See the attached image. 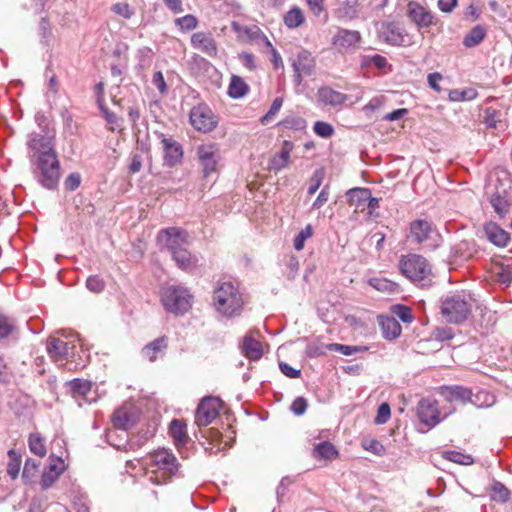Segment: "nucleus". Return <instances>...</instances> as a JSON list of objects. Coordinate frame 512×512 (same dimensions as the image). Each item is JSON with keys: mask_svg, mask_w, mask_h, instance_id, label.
Returning <instances> with one entry per match:
<instances>
[{"mask_svg": "<svg viewBox=\"0 0 512 512\" xmlns=\"http://www.w3.org/2000/svg\"><path fill=\"white\" fill-rule=\"evenodd\" d=\"M54 138V131L44 127L40 131L31 132L26 143L34 179L48 190L55 189L61 177V166L55 151Z\"/></svg>", "mask_w": 512, "mask_h": 512, "instance_id": "nucleus-1", "label": "nucleus"}, {"mask_svg": "<svg viewBox=\"0 0 512 512\" xmlns=\"http://www.w3.org/2000/svg\"><path fill=\"white\" fill-rule=\"evenodd\" d=\"M143 465L146 479L154 485L169 483L180 468L176 456L164 448L149 453Z\"/></svg>", "mask_w": 512, "mask_h": 512, "instance_id": "nucleus-2", "label": "nucleus"}, {"mask_svg": "<svg viewBox=\"0 0 512 512\" xmlns=\"http://www.w3.org/2000/svg\"><path fill=\"white\" fill-rule=\"evenodd\" d=\"M242 294L231 282L217 285L213 293V305L225 317L239 316L243 309Z\"/></svg>", "mask_w": 512, "mask_h": 512, "instance_id": "nucleus-3", "label": "nucleus"}, {"mask_svg": "<svg viewBox=\"0 0 512 512\" xmlns=\"http://www.w3.org/2000/svg\"><path fill=\"white\" fill-rule=\"evenodd\" d=\"M470 297L464 293H455L442 300L441 314L449 323L460 324L467 320L472 311Z\"/></svg>", "mask_w": 512, "mask_h": 512, "instance_id": "nucleus-4", "label": "nucleus"}, {"mask_svg": "<svg viewBox=\"0 0 512 512\" xmlns=\"http://www.w3.org/2000/svg\"><path fill=\"white\" fill-rule=\"evenodd\" d=\"M161 301L168 312L184 314L192 306V295L182 286H169L162 289Z\"/></svg>", "mask_w": 512, "mask_h": 512, "instance_id": "nucleus-5", "label": "nucleus"}, {"mask_svg": "<svg viewBox=\"0 0 512 512\" xmlns=\"http://www.w3.org/2000/svg\"><path fill=\"white\" fill-rule=\"evenodd\" d=\"M401 273L413 282H420L428 279L432 268L428 260L418 254L402 256L399 262Z\"/></svg>", "mask_w": 512, "mask_h": 512, "instance_id": "nucleus-6", "label": "nucleus"}, {"mask_svg": "<svg viewBox=\"0 0 512 512\" xmlns=\"http://www.w3.org/2000/svg\"><path fill=\"white\" fill-rule=\"evenodd\" d=\"M410 237L417 244H424L430 250H435L442 243V237L432 223L423 219L411 222Z\"/></svg>", "mask_w": 512, "mask_h": 512, "instance_id": "nucleus-7", "label": "nucleus"}, {"mask_svg": "<svg viewBox=\"0 0 512 512\" xmlns=\"http://www.w3.org/2000/svg\"><path fill=\"white\" fill-rule=\"evenodd\" d=\"M189 120L193 128L202 133L211 132L218 124L217 116L206 104L194 106L189 113Z\"/></svg>", "mask_w": 512, "mask_h": 512, "instance_id": "nucleus-8", "label": "nucleus"}, {"mask_svg": "<svg viewBox=\"0 0 512 512\" xmlns=\"http://www.w3.org/2000/svg\"><path fill=\"white\" fill-rule=\"evenodd\" d=\"M196 154L203 167L204 177L207 178L217 171L221 159L219 144L214 142L203 143L197 147Z\"/></svg>", "mask_w": 512, "mask_h": 512, "instance_id": "nucleus-9", "label": "nucleus"}, {"mask_svg": "<svg viewBox=\"0 0 512 512\" xmlns=\"http://www.w3.org/2000/svg\"><path fill=\"white\" fill-rule=\"evenodd\" d=\"M222 408V401L218 397H204L195 412V423L199 427H205L211 424L219 415Z\"/></svg>", "mask_w": 512, "mask_h": 512, "instance_id": "nucleus-10", "label": "nucleus"}, {"mask_svg": "<svg viewBox=\"0 0 512 512\" xmlns=\"http://www.w3.org/2000/svg\"><path fill=\"white\" fill-rule=\"evenodd\" d=\"M49 357L59 364H63L64 360L72 358L75 355L76 339L64 340L61 338L50 337L46 346Z\"/></svg>", "mask_w": 512, "mask_h": 512, "instance_id": "nucleus-11", "label": "nucleus"}, {"mask_svg": "<svg viewBox=\"0 0 512 512\" xmlns=\"http://www.w3.org/2000/svg\"><path fill=\"white\" fill-rule=\"evenodd\" d=\"M188 234L178 227L162 229L157 236L159 245L166 248L171 254L185 248Z\"/></svg>", "mask_w": 512, "mask_h": 512, "instance_id": "nucleus-12", "label": "nucleus"}, {"mask_svg": "<svg viewBox=\"0 0 512 512\" xmlns=\"http://www.w3.org/2000/svg\"><path fill=\"white\" fill-rule=\"evenodd\" d=\"M361 34L356 30L339 28L332 37L331 44L339 53L354 51L359 47Z\"/></svg>", "mask_w": 512, "mask_h": 512, "instance_id": "nucleus-13", "label": "nucleus"}, {"mask_svg": "<svg viewBox=\"0 0 512 512\" xmlns=\"http://www.w3.org/2000/svg\"><path fill=\"white\" fill-rule=\"evenodd\" d=\"M417 416L421 423L428 428L436 426L442 418L436 400L431 398H423L419 401L417 406Z\"/></svg>", "mask_w": 512, "mask_h": 512, "instance_id": "nucleus-14", "label": "nucleus"}, {"mask_svg": "<svg viewBox=\"0 0 512 512\" xmlns=\"http://www.w3.org/2000/svg\"><path fill=\"white\" fill-rule=\"evenodd\" d=\"M66 465L62 458H50L49 464L44 468L40 480L43 490H47L54 485L60 475L65 471Z\"/></svg>", "mask_w": 512, "mask_h": 512, "instance_id": "nucleus-15", "label": "nucleus"}, {"mask_svg": "<svg viewBox=\"0 0 512 512\" xmlns=\"http://www.w3.org/2000/svg\"><path fill=\"white\" fill-rule=\"evenodd\" d=\"M407 15L418 28H428L434 24L432 13L415 1L407 4Z\"/></svg>", "mask_w": 512, "mask_h": 512, "instance_id": "nucleus-16", "label": "nucleus"}, {"mask_svg": "<svg viewBox=\"0 0 512 512\" xmlns=\"http://www.w3.org/2000/svg\"><path fill=\"white\" fill-rule=\"evenodd\" d=\"M292 66L295 73L294 81L300 84L303 76H309L313 73L315 61L310 52L302 50L298 53Z\"/></svg>", "mask_w": 512, "mask_h": 512, "instance_id": "nucleus-17", "label": "nucleus"}, {"mask_svg": "<svg viewBox=\"0 0 512 512\" xmlns=\"http://www.w3.org/2000/svg\"><path fill=\"white\" fill-rule=\"evenodd\" d=\"M164 149V161L169 167H173L181 162L183 149L180 143L172 138L163 137L161 140Z\"/></svg>", "mask_w": 512, "mask_h": 512, "instance_id": "nucleus-18", "label": "nucleus"}, {"mask_svg": "<svg viewBox=\"0 0 512 512\" xmlns=\"http://www.w3.org/2000/svg\"><path fill=\"white\" fill-rule=\"evenodd\" d=\"M381 37L385 42L391 45H407L410 41L409 36L403 33L402 29L393 23L382 25Z\"/></svg>", "mask_w": 512, "mask_h": 512, "instance_id": "nucleus-19", "label": "nucleus"}, {"mask_svg": "<svg viewBox=\"0 0 512 512\" xmlns=\"http://www.w3.org/2000/svg\"><path fill=\"white\" fill-rule=\"evenodd\" d=\"M191 44L195 49L200 50L210 57L217 55L215 40L204 32L194 33L191 37Z\"/></svg>", "mask_w": 512, "mask_h": 512, "instance_id": "nucleus-20", "label": "nucleus"}, {"mask_svg": "<svg viewBox=\"0 0 512 512\" xmlns=\"http://www.w3.org/2000/svg\"><path fill=\"white\" fill-rule=\"evenodd\" d=\"M441 395L448 402L458 401L461 403H466L470 402L472 399L471 389L459 385L441 387Z\"/></svg>", "mask_w": 512, "mask_h": 512, "instance_id": "nucleus-21", "label": "nucleus"}, {"mask_svg": "<svg viewBox=\"0 0 512 512\" xmlns=\"http://www.w3.org/2000/svg\"><path fill=\"white\" fill-rule=\"evenodd\" d=\"M484 232L487 239L497 247H506L510 242L509 234L493 222L485 224Z\"/></svg>", "mask_w": 512, "mask_h": 512, "instance_id": "nucleus-22", "label": "nucleus"}, {"mask_svg": "<svg viewBox=\"0 0 512 512\" xmlns=\"http://www.w3.org/2000/svg\"><path fill=\"white\" fill-rule=\"evenodd\" d=\"M168 347L167 337L161 336L154 341L145 345L142 349L143 357L147 358L149 361L153 362L158 357L164 355L165 350Z\"/></svg>", "mask_w": 512, "mask_h": 512, "instance_id": "nucleus-23", "label": "nucleus"}, {"mask_svg": "<svg viewBox=\"0 0 512 512\" xmlns=\"http://www.w3.org/2000/svg\"><path fill=\"white\" fill-rule=\"evenodd\" d=\"M318 101L324 105L340 106L347 100V95L330 87H321L317 93Z\"/></svg>", "mask_w": 512, "mask_h": 512, "instance_id": "nucleus-24", "label": "nucleus"}, {"mask_svg": "<svg viewBox=\"0 0 512 512\" xmlns=\"http://www.w3.org/2000/svg\"><path fill=\"white\" fill-rule=\"evenodd\" d=\"M169 433L173 438L175 446L179 449L186 445L189 440L186 431V424L179 419H173L169 426Z\"/></svg>", "mask_w": 512, "mask_h": 512, "instance_id": "nucleus-25", "label": "nucleus"}, {"mask_svg": "<svg viewBox=\"0 0 512 512\" xmlns=\"http://www.w3.org/2000/svg\"><path fill=\"white\" fill-rule=\"evenodd\" d=\"M111 421L115 428L127 430L134 423V415L128 408L120 407L113 413Z\"/></svg>", "mask_w": 512, "mask_h": 512, "instance_id": "nucleus-26", "label": "nucleus"}, {"mask_svg": "<svg viewBox=\"0 0 512 512\" xmlns=\"http://www.w3.org/2000/svg\"><path fill=\"white\" fill-rule=\"evenodd\" d=\"M177 266L182 270H192L197 266L198 259L193 256L186 248L175 251L172 254Z\"/></svg>", "mask_w": 512, "mask_h": 512, "instance_id": "nucleus-27", "label": "nucleus"}, {"mask_svg": "<svg viewBox=\"0 0 512 512\" xmlns=\"http://www.w3.org/2000/svg\"><path fill=\"white\" fill-rule=\"evenodd\" d=\"M293 150V143L290 141H284L282 148L278 154H276L271 160V167L274 170H281L285 168L290 160V153Z\"/></svg>", "mask_w": 512, "mask_h": 512, "instance_id": "nucleus-28", "label": "nucleus"}, {"mask_svg": "<svg viewBox=\"0 0 512 512\" xmlns=\"http://www.w3.org/2000/svg\"><path fill=\"white\" fill-rule=\"evenodd\" d=\"M348 198V203L351 206H355L357 209L366 205L367 200L370 198V189L368 188H352L346 193Z\"/></svg>", "mask_w": 512, "mask_h": 512, "instance_id": "nucleus-29", "label": "nucleus"}, {"mask_svg": "<svg viewBox=\"0 0 512 512\" xmlns=\"http://www.w3.org/2000/svg\"><path fill=\"white\" fill-rule=\"evenodd\" d=\"M305 14L298 6H292L284 15L283 22L289 29H296L305 22Z\"/></svg>", "mask_w": 512, "mask_h": 512, "instance_id": "nucleus-30", "label": "nucleus"}, {"mask_svg": "<svg viewBox=\"0 0 512 512\" xmlns=\"http://www.w3.org/2000/svg\"><path fill=\"white\" fill-rule=\"evenodd\" d=\"M382 334L385 339L393 340L400 336L402 328L399 322L393 317H384L380 322Z\"/></svg>", "mask_w": 512, "mask_h": 512, "instance_id": "nucleus-31", "label": "nucleus"}, {"mask_svg": "<svg viewBox=\"0 0 512 512\" xmlns=\"http://www.w3.org/2000/svg\"><path fill=\"white\" fill-rule=\"evenodd\" d=\"M242 351L250 360H258L263 354L260 342L249 335L244 337Z\"/></svg>", "mask_w": 512, "mask_h": 512, "instance_id": "nucleus-32", "label": "nucleus"}, {"mask_svg": "<svg viewBox=\"0 0 512 512\" xmlns=\"http://www.w3.org/2000/svg\"><path fill=\"white\" fill-rule=\"evenodd\" d=\"M91 382L84 379H73L66 383V387L69 393L73 397H86L88 393L91 391Z\"/></svg>", "mask_w": 512, "mask_h": 512, "instance_id": "nucleus-33", "label": "nucleus"}, {"mask_svg": "<svg viewBox=\"0 0 512 512\" xmlns=\"http://www.w3.org/2000/svg\"><path fill=\"white\" fill-rule=\"evenodd\" d=\"M249 91L248 84L239 76L233 75L231 77L228 95L233 99H239L244 97Z\"/></svg>", "mask_w": 512, "mask_h": 512, "instance_id": "nucleus-34", "label": "nucleus"}, {"mask_svg": "<svg viewBox=\"0 0 512 512\" xmlns=\"http://www.w3.org/2000/svg\"><path fill=\"white\" fill-rule=\"evenodd\" d=\"M313 455L318 459L332 460L338 456V451L332 443L323 441L315 446Z\"/></svg>", "mask_w": 512, "mask_h": 512, "instance_id": "nucleus-35", "label": "nucleus"}, {"mask_svg": "<svg viewBox=\"0 0 512 512\" xmlns=\"http://www.w3.org/2000/svg\"><path fill=\"white\" fill-rule=\"evenodd\" d=\"M486 36V29L477 25L464 37L463 44L466 47H475L479 45Z\"/></svg>", "mask_w": 512, "mask_h": 512, "instance_id": "nucleus-36", "label": "nucleus"}, {"mask_svg": "<svg viewBox=\"0 0 512 512\" xmlns=\"http://www.w3.org/2000/svg\"><path fill=\"white\" fill-rule=\"evenodd\" d=\"M490 203L500 218H504L509 213L510 204L505 196L501 195L499 192L491 195Z\"/></svg>", "mask_w": 512, "mask_h": 512, "instance_id": "nucleus-37", "label": "nucleus"}, {"mask_svg": "<svg viewBox=\"0 0 512 512\" xmlns=\"http://www.w3.org/2000/svg\"><path fill=\"white\" fill-rule=\"evenodd\" d=\"M470 402L478 408H488L495 404L496 397L488 391H479L476 394L472 393Z\"/></svg>", "mask_w": 512, "mask_h": 512, "instance_id": "nucleus-38", "label": "nucleus"}, {"mask_svg": "<svg viewBox=\"0 0 512 512\" xmlns=\"http://www.w3.org/2000/svg\"><path fill=\"white\" fill-rule=\"evenodd\" d=\"M28 445L30 451L39 457H44L47 453L45 441L39 433L30 434Z\"/></svg>", "mask_w": 512, "mask_h": 512, "instance_id": "nucleus-39", "label": "nucleus"}, {"mask_svg": "<svg viewBox=\"0 0 512 512\" xmlns=\"http://www.w3.org/2000/svg\"><path fill=\"white\" fill-rule=\"evenodd\" d=\"M442 456L444 459L460 465L468 466L474 463V459L471 455L459 451L447 450L442 453Z\"/></svg>", "mask_w": 512, "mask_h": 512, "instance_id": "nucleus-40", "label": "nucleus"}, {"mask_svg": "<svg viewBox=\"0 0 512 512\" xmlns=\"http://www.w3.org/2000/svg\"><path fill=\"white\" fill-rule=\"evenodd\" d=\"M8 464H7V474L11 477V479H16L20 472L21 467V456L14 450L8 451Z\"/></svg>", "mask_w": 512, "mask_h": 512, "instance_id": "nucleus-41", "label": "nucleus"}, {"mask_svg": "<svg viewBox=\"0 0 512 512\" xmlns=\"http://www.w3.org/2000/svg\"><path fill=\"white\" fill-rule=\"evenodd\" d=\"M327 349L330 351H335L341 353L345 356H350L355 353L366 352L368 350L367 346H352V345H344L338 343H332L327 345Z\"/></svg>", "mask_w": 512, "mask_h": 512, "instance_id": "nucleus-42", "label": "nucleus"}, {"mask_svg": "<svg viewBox=\"0 0 512 512\" xmlns=\"http://www.w3.org/2000/svg\"><path fill=\"white\" fill-rule=\"evenodd\" d=\"M454 255L462 260L470 259L474 252V244L469 241H461L454 247Z\"/></svg>", "mask_w": 512, "mask_h": 512, "instance_id": "nucleus-43", "label": "nucleus"}, {"mask_svg": "<svg viewBox=\"0 0 512 512\" xmlns=\"http://www.w3.org/2000/svg\"><path fill=\"white\" fill-rule=\"evenodd\" d=\"M449 99L454 102L473 100L477 96V91L473 88H466L463 90L453 89L449 92Z\"/></svg>", "mask_w": 512, "mask_h": 512, "instance_id": "nucleus-44", "label": "nucleus"}, {"mask_svg": "<svg viewBox=\"0 0 512 512\" xmlns=\"http://www.w3.org/2000/svg\"><path fill=\"white\" fill-rule=\"evenodd\" d=\"M281 125L290 130L295 131H303L307 127V122L304 118L300 116H287L282 122Z\"/></svg>", "mask_w": 512, "mask_h": 512, "instance_id": "nucleus-45", "label": "nucleus"}, {"mask_svg": "<svg viewBox=\"0 0 512 512\" xmlns=\"http://www.w3.org/2000/svg\"><path fill=\"white\" fill-rule=\"evenodd\" d=\"M368 283L370 286H372L374 289H376L378 291L392 292L395 290V283L386 278H380V277L370 278Z\"/></svg>", "mask_w": 512, "mask_h": 512, "instance_id": "nucleus-46", "label": "nucleus"}, {"mask_svg": "<svg viewBox=\"0 0 512 512\" xmlns=\"http://www.w3.org/2000/svg\"><path fill=\"white\" fill-rule=\"evenodd\" d=\"M509 490L500 482H495L492 486L491 498L495 501L506 502L509 499Z\"/></svg>", "mask_w": 512, "mask_h": 512, "instance_id": "nucleus-47", "label": "nucleus"}, {"mask_svg": "<svg viewBox=\"0 0 512 512\" xmlns=\"http://www.w3.org/2000/svg\"><path fill=\"white\" fill-rule=\"evenodd\" d=\"M175 24L182 30V31H190L197 27L198 20L194 15L188 14L183 17L177 18L175 20Z\"/></svg>", "mask_w": 512, "mask_h": 512, "instance_id": "nucleus-48", "label": "nucleus"}, {"mask_svg": "<svg viewBox=\"0 0 512 512\" xmlns=\"http://www.w3.org/2000/svg\"><path fill=\"white\" fill-rule=\"evenodd\" d=\"M313 130L316 135L322 138H329L334 134L333 126L324 121L315 122Z\"/></svg>", "mask_w": 512, "mask_h": 512, "instance_id": "nucleus-49", "label": "nucleus"}, {"mask_svg": "<svg viewBox=\"0 0 512 512\" xmlns=\"http://www.w3.org/2000/svg\"><path fill=\"white\" fill-rule=\"evenodd\" d=\"M312 236V227L307 225L294 238V248L300 251L304 248L305 241Z\"/></svg>", "mask_w": 512, "mask_h": 512, "instance_id": "nucleus-50", "label": "nucleus"}, {"mask_svg": "<svg viewBox=\"0 0 512 512\" xmlns=\"http://www.w3.org/2000/svg\"><path fill=\"white\" fill-rule=\"evenodd\" d=\"M15 327L13 319L0 315V339L9 336L14 331Z\"/></svg>", "mask_w": 512, "mask_h": 512, "instance_id": "nucleus-51", "label": "nucleus"}, {"mask_svg": "<svg viewBox=\"0 0 512 512\" xmlns=\"http://www.w3.org/2000/svg\"><path fill=\"white\" fill-rule=\"evenodd\" d=\"M283 104V99L281 97H277L274 99L269 111L260 119V122L265 125L267 124L281 109Z\"/></svg>", "mask_w": 512, "mask_h": 512, "instance_id": "nucleus-52", "label": "nucleus"}, {"mask_svg": "<svg viewBox=\"0 0 512 512\" xmlns=\"http://www.w3.org/2000/svg\"><path fill=\"white\" fill-rule=\"evenodd\" d=\"M111 11L125 19H130L133 15L132 9L126 2H119L113 4L111 6Z\"/></svg>", "mask_w": 512, "mask_h": 512, "instance_id": "nucleus-53", "label": "nucleus"}, {"mask_svg": "<svg viewBox=\"0 0 512 512\" xmlns=\"http://www.w3.org/2000/svg\"><path fill=\"white\" fill-rule=\"evenodd\" d=\"M86 286L90 291H92L94 293H100L105 288V282L99 276L92 275V276L88 277V279L86 281Z\"/></svg>", "mask_w": 512, "mask_h": 512, "instance_id": "nucleus-54", "label": "nucleus"}, {"mask_svg": "<svg viewBox=\"0 0 512 512\" xmlns=\"http://www.w3.org/2000/svg\"><path fill=\"white\" fill-rule=\"evenodd\" d=\"M391 416V409L388 403H382L377 411L374 422L376 424H385Z\"/></svg>", "mask_w": 512, "mask_h": 512, "instance_id": "nucleus-55", "label": "nucleus"}, {"mask_svg": "<svg viewBox=\"0 0 512 512\" xmlns=\"http://www.w3.org/2000/svg\"><path fill=\"white\" fill-rule=\"evenodd\" d=\"M393 313L405 323H409L413 319L410 308L403 305H395Z\"/></svg>", "mask_w": 512, "mask_h": 512, "instance_id": "nucleus-56", "label": "nucleus"}, {"mask_svg": "<svg viewBox=\"0 0 512 512\" xmlns=\"http://www.w3.org/2000/svg\"><path fill=\"white\" fill-rule=\"evenodd\" d=\"M365 63L373 65L378 69H384L388 65L387 59L379 54L365 57Z\"/></svg>", "mask_w": 512, "mask_h": 512, "instance_id": "nucleus-57", "label": "nucleus"}, {"mask_svg": "<svg viewBox=\"0 0 512 512\" xmlns=\"http://www.w3.org/2000/svg\"><path fill=\"white\" fill-rule=\"evenodd\" d=\"M311 13L318 17L325 11L324 0H305Z\"/></svg>", "mask_w": 512, "mask_h": 512, "instance_id": "nucleus-58", "label": "nucleus"}, {"mask_svg": "<svg viewBox=\"0 0 512 512\" xmlns=\"http://www.w3.org/2000/svg\"><path fill=\"white\" fill-rule=\"evenodd\" d=\"M152 84L162 95L167 93V85L161 71H157L153 74Z\"/></svg>", "mask_w": 512, "mask_h": 512, "instance_id": "nucleus-59", "label": "nucleus"}, {"mask_svg": "<svg viewBox=\"0 0 512 512\" xmlns=\"http://www.w3.org/2000/svg\"><path fill=\"white\" fill-rule=\"evenodd\" d=\"M307 401L303 397H297L291 404V411L297 415L300 416L305 413L307 409Z\"/></svg>", "mask_w": 512, "mask_h": 512, "instance_id": "nucleus-60", "label": "nucleus"}, {"mask_svg": "<svg viewBox=\"0 0 512 512\" xmlns=\"http://www.w3.org/2000/svg\"><path fill=\"white\" fill-rule=\"evenodd\" d=\"M39 467V462H37L34 459H27L24 468L22 476L23 478H30L33 477Z\"/></svg>", "mask_w": 512, "mask_h": 512, "instance_id": "nucleus-61", "label": "nucleus"}, {"mask_svg": "<svg viewBox=\"0 0 512 512\" xmlns=\"http://www.w3.org/2000/svg\"><path fill=\"white\" fill-rule=\"evenodd\" d=\"M80 183H81L80 174L79 173H71L65 179L64 185L67 190L74 191L80 186Z\"/></svg>", "mask_w": 512, "mask_h": 512, "instance_id": "nucleus-62", "label": "nucleus"}, {"mask_svg": "<svg viewBox=\"0 0 512 512\" xmlns=\"http://www.w3.org/2000/svg\"><path fill=\"white\" fill-rule=\"evenodd\" d=\"M243 32L253 40L261 39L265 43L267 38L258 26L245 27Z\"/></svg>", "mask_w": 512, "mask_h": 512, "instance_id": "nucleus-63", "label": "nucleus"}, {"mask_svg": "<svg viewBox=\"0 0 512 512\" xmlns=\"http://www.w3.org/2000/svg\"><path fill=\"white\" fill-rule=\"evenodd\" d=\"M279 368L285 376L292 379L299 378L301 375V371L299 369H295L285 362H280Z\"/></svg>", "mask_w": 512, "mask_h": 512, "instance_id": "nucleus-64", "label": "nucleus"}]
</instances>
